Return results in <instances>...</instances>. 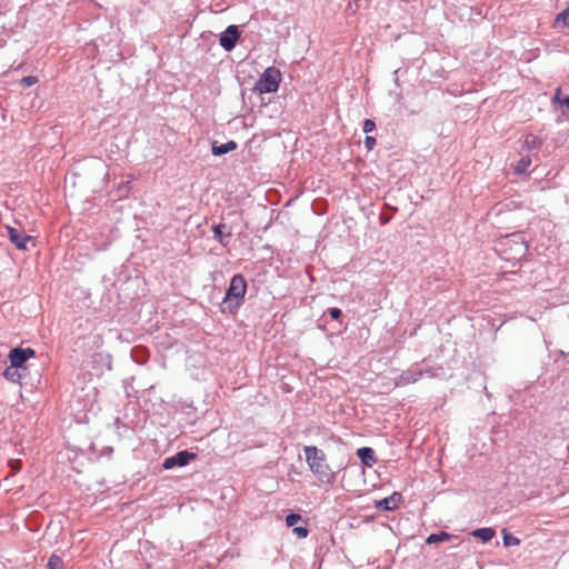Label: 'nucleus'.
Listing matches in <instances>:
<instances>
[{"instance_id":"obj_5","label":"nucleus","mask_w":569,"mask_h":569,"mask_svg":"<svg viewBox=\"0 0 569 569\" xmlns=\"http://www.w3.org/2000/svg\"><path fill=\"white\" fill-rule=\"evenodd\" d=\"M7 236L9 240L19 250H27L28 243L31 242L34 246L33 237L27 234L23 229L7 226Z\"/></svg>"},{"instance_id":"obj_10","label":"nucleus","mask_w":569,"mask_h":569,"mask_svg":"<svg viewBox=\"0 0 569 569\" xmlns=\"http://www.w3.org/2000/svg\"><path fill=\"white\" fill-rule=\"evenodd\" d=\"M2 375L8 381L19 385H22L24 378V371L18 367H13L11 363L4 369Z\"/></svg>"},{"instance_id":"obj_9","label":"nucleus","mask_w":569,"mask_h":569,"mask_svg":"<svg viewBox=\"0 0 569 569\" xmlns=\"http://www.w3.org/2000/svg\"><path fill=\"white\" fill-rule=\"evenodd\" d=\"M422 375L423 372L420 369H408L402 371V373L396 379V386L403 387L409 383H415L422 377Z\"/></svg>"},{"instance_id":"obj_24","label":"nucleus","mask_w":569,"mask_h":569,"mask_svg":"<svg viewBox=\"0 0 569 569\" xmlns=\"http://www.w3.org/2000/svg\"><path fill=\"white\" fill-rule=\"evenodd\" d=\"M293 532L297 535L298 538H306L309 533V530L307 527H293Z\"/></svg>"},{"instance_id":"obj_18","label":"nucleus","mask_w":569,"mask_h":569,"mask_svg":"<svg viewBox=\"0 0 569 569\" xmlns=\"http://www.w3.org/2000/svg\"><path fill=\"white\" fill-rule=\"evenodd\" d=\"M530 164H531L530 157H528V156L521 157L520 160L513 167L515 173H517V174L526 173L528 168L530 167Z\"/></svg>"},{"instance_id":"obj_4","label":"nucleus","mask_w":569,"mask_h":569,"mask_svg":"<svg viewBox=\"0 0 569 569\" xmlns=\"http://www.w3.org/2000/svg\"><path fill=\"white\" fill-rule=\"evenodd\" d=\"M36 357V351L32 348H12L8 355V359L13 367H18L23 371L27 370L26 362Z\"/></svg>"},{"instance_id":"obj_31","label":"nucleus","mask_w":569,"mask_h":569,"mask_svg":"<svg viewBox=\"0 0 569 569\" xmlns=\"http://www.w3.org/2000/svg\"><path fill=\"white\" fill-rule=\"evenodd\" d=\"M14 463H16V465H13V468H16V470H20V462H19V461H16Z\"/></svg>"},{"instance_id":"obj_13","label":"nucleus","mask_w":569,"mask_h":569,"mask_svg":"<svg viewBox=\"0 0 569 569\" xmlns=\"http://www.w3.org/2000/svg\"><path fill=\"white\" fill-rule=\"evenodd\" d=\"M227 227L223 223L216 224L212 228V230H213V238L217 241H219V243H221L223 247H226L229 243V240L231 238V233L230 232H224L223 231Z\"/></svg>"},{"instance_id":"obj_11","label":"nucleus","mask_w":569,"mask_h":569,"mask_svg":"<svg viewBox=\"0 0 569 569\" xmlns=\"http://www.w3.org/2000/svg\"><path fill=\"white\" fill-rule=\"evenodd\" d=\"M357 456L361 463L367 467H372L377 462L376 453L370 447H362L357 450Z\"/></svg>"},{"instance_id":"obj_26","label":"nucleus","mask_w":569,"mask_h":569,"mask_svg":"<svg viewBox=\"0 0 569 569\" xmlns=\"http://www.w3.org/2000/svg\"><path fill=\"white\" fill-rule=\"evenodd\" d=\"M38 81V79L33 76H28V77H24L22 78L21 80V84L23 87H31L32 84H34L36 82Z\"/></svg>"},{"instance_id":"obj_32","label":"nucleus","mask_w":569,"mask_h":569,"mask_svg":"<svg viewBox=\"0 0 569 569\" xmlns=\"http://www.w3.org/2000/svg\"><path fill=\"white\" fill-rule=\"evenodd\" d=\"M111 452H112V448H108L107 453H111Z\"/></svg>"},{"instance_id":"obj_7","label":"nucleus","mask_w":569,"mask_h":569,"mask_svg":"<svg viewBox=\"0 0 569 569\" xmlns=\"http://www.w3.org/2000/svg\"><path fill=\"white\" fill-rule=\"evenodd\" d=\"M196 457L197 455L193 452H190L188 450H181L177 452L174 456L166 458L162 463V467L167 470L172 469L174 467H184L191 460L196 459Z\"/></svg>"},{"instance_id":"obj_2","label":"nucleus","mask_w":569,"mask_h":569,"mask_svg":"<svg viewBox=\"0 0 569 569\" xmlns=\"http://www.w3.org/2000/svg\"><path fill=\"white\" fill-rule=\"evenodd\" d=\"M247 280L241 273L234 274L222 299L221 310L236 313L244 301Z\"/></svg>"},{"instance_id":"obj_20","label":"nucleus","mask_w":569,"mask_h":569,"mask_svg":"<svg viewBox=\"0 0 569 569\" xmlns=\"http://www.w3.org/2000/svg\"><path fill=\"white\" fill-rule=\"evenodd\" d=\"M502 532H503L502 542H503L505 547L518 546L520 543V540L517 537H515L513 535L507 532V530H503Z\"/></svg>"},{"instance_id":"obj_22","label":"nucleus","mask_w":569,"mask_h":569,"mask_svg":"<svg viewBox=\"0 0 569 569\" xmlns=\"http://www.w3.org/2000/svg\"><path fill=\"white\" fill-rule=\"evenodd\" d=\"M362 129L365 133H370L376 129V122L371 119H366Z\"/></svg>"},{"instance_id":"obj_16","label":"nucleus","mask_w":569,"mask_h":569,"mask_svg":"<svg viewBox=\"0 0 569 569\" xmlns=\"http://www.w3.org/2000/svg\"><path fill=\"white\" fill-rule=\"evenodd\" d=\"M452 538H456L453 535L447 532V531H439L437 533H431L427 537L426 543L433 545L442 541H449Z\"/></svg>"},{"instance_id":"obj_29","label":"nucleus","mask_w":569,"mask_h":569,"mask_svg":"<svg viewBox=\"0 0 569 569\" xmlns=\"http://www.w3.org/2000/svg\"><path fill=\"white\" fill-rule=\"evenodd\" d=\"M380 221L382 224H386L389 222V218L388 217H385V216H380Z\"/></svg>"},{"instance_id":"obj_30","label":"nucleus","mask_w":569,"mask_h":569,"mask_svg":"<svg viewBox=\"0 0 569 569\" xmlns=\"http://www.w3.org/2000/svg\"><path fill=\"white\" fill-rule=\"evenodd\" d=\"M14 463H16V465H13V468H16V470H20V462H19V461H16Z\"/></svg>"},{"instance_id":"obj_33","label":"nucleus","mask_w":569,"mask_h":569,"mask_svg":"<svg viewBox=\"0 0 569 569\" xmlns=\"http://www.w3.org/2000/svg\"><path fill=\"white\" fill-rule=\"evenodd\" d=\"M111 452H112V448H108L107 453H111Z\"/></svg>"},{"instance_id":"obj_25","label":"nucleus","mask_w":569,"mask_h":569,"mask_svg":"<svg viewBox=\"0 0 569 569\" xmlns=\"http://www.w3.org/2000/svg\"><path fill=\"white\" fill-rule=\"evenodd\" d=\"M377 141L373 137L371 136H366L365 138V147L367 148L368 151L372 150L376 146Z\"/></svg>"},{"instance_id":"obj_23","label":"nucleus","mask_w":569,"mask_h":569,"mask_svg":"<svg viewBox=\"0 0 569 569\" xmlns=\"http://www.w3.org/2000/svg\"><path fill=\"white\" fill-rule=\"evenodd\" d=\"M328 315L331 317V319L339 320L342 317V311L337 307H332L328 309Z\"/></svg>"},{"instance_id":"obj_27","label":"nucleus","mask_w":569,"mask_h":569,"mask_svg":"<svg viewBox=\"0 0 569 569\" xmlns=\"http://www.w3.org/2000/svg\"><path fill=\"white\" fill-rule=\"evenodd\" d=\"M560 94H561L560 89H557V91H556V93H555V96L552 98V101L555 103H560L561 104L562 99L560 98Z\"/></svg>"},{"instance_id":"obj_1","label":"nucleus","mask_w":569,"mask_h":569,"mask_svg":"<svg viewBox=\"0 0 569 569\" xmlns=\"http://www.w3.org/2000/svg\"><path fill=\"white\" fill-rule=\"evenodd\" d=\"M303 451L306 456V462L318 481L322 485H335L337 477L343 467L339 466L337 469H333L328 463L327 455L325 451L316 446H306Z\"/></svg>"},{"instance_id":"obj_14","label":"nucleus","mask_w":569,"mask_h":569,"mask_svg":"<svg viewBox=\"0 0 569 569\" xmlns=\"http://www.w3.org/2000/svg\"><path fill=\"white\" fill-rule=\"evenodd\" d=\"M131 357L136 363L143 365L149 358V352L144 347L137 346L131 350Z\"/></svg>"},{"instance_id":"obj_19","label":"nucleus","mask_w":569,"mask_h":569,"mask_svg":"<svg viewBox=\"0 0 569 569\" xmlns=\"http://www.w3.org/2000/svg\"><path fill=\"white\" fill-rule=\"evenodd\" d=\"M47 569H63L62 558L56 553H52L47 562Z\"/></svg>"},{"instance_id":"obj_3","label":"nucleus","mask_w":569,"mask_h":569,"mask_svg":"<svg viewBox=\"0 0 569 569\" xmlns=\"http://www.w3.org/2000/svg\"><path fill=\"white\" fill-rule=\"evenodd\" d=\"M280 71L274 67L267 68L256 82L253 91L259 93H273L279 89Z\"/></svg>"},{"instance_id":"obj_17","label":"nucleus","mask_w":569,"mask_h":569,"mask_svg":"<svg viewBox=\"0 0 569 569\" xmlns=\"http://www.w3.org/2000/svg\"><path fill=\"white\" fill-rule=\"evenodd\" d=\"M541 144H542L541 139L531 133L527 134L523 140V148L529 151L539 149L541 147Z\"/></svg>"},{"instance_id":"obj_15","label":"nucleus","mask_w":569,"mask_h":569,"mask_svg":"<svg viewBox=\"0 0 569 569\" xmlns=\"http://www.w3.org/2000/svg\"><path fill=\"white\" fill-rule=\"evenodd\" d=\"M496 532L492 528H478L471 532V536L480 539L483 542L490 541L495 537Z\"/></svg>"},{"instance_id":"obj_28","label":"nucleus","mask_w":569,"mask_h":569,"mask_svg":"<svg viewBox=\"0 0 569 569\" xmlns=\"http://www.w3.org/2000/svg\"><path fill=\"white\" fill-rule=\"evenodd\" d=\"M561 104L566 107L567 111H569V96L562 99Z\"/></svg>"},{"instance_id":"obj_12","label":"nucleus","mask_w":569,"mask_h":569,"mask_svg":"<svg viewBox=\"0 0 569 569\" xmlns=\"http://www.w3.org/2000/svg\"><path fill=\"white\" fill-rule=\"evenodd\" d=\"M237 148H238V144L233 140H229L228 142L222 143V144H218L217 141H213L211 152L213 156L220 157V156H223L228 152L236 150Z\"/></svg>"},{"instance_id":"obj_8","label":"nucleus","mask_w":569,"mask_h":569,"mask_svg":"<svg viewBox=\"0 0 569 569\" xmlns=\"http://www.w3.org/2000/svg\"><path fill=\"white\" fill-rule=\"evenodd\" d=\"M402 500V495L395 491L389 497L375 501V508L381 511H393L399 507Z\"/></svg>"},{"instance_id":"obj_21","label":"nucleus","mask_w":569,"mask_h":569,"mask_svg":"<svg viewBox=\"0 0 569 569\" xmlns=\"http://www.w3.org/2000/svg\"><path fill=\"white\" fill-rule=\"evenodd\" d=\"M299 521H302V517L299 513L291 512L286 517V525L288 527H295Z\"/></svg>"},{"instance_id":"obj_6","label":"nucleus","mask_w":569,"mask_h":569,"mask_svg":"<svg viewBox=\"0 0 569 569\" xmlns=\"http://www.w3.org/2000/svg\"><path fill=\"white\" fill-rule=\"evenodd\" d=\"M240 37L241 31L239 30V27L236 24H230L220 34L219 43L226 51H231L236 47Z\"/></svg>"}]
</instances>
